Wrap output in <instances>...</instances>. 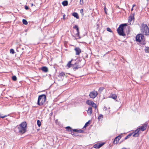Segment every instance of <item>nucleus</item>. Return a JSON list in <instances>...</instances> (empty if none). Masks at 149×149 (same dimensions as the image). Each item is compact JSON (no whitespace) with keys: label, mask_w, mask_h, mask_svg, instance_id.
<instances>
[{"label":"nucleus","mask_w":149,"mask_h":149,"mask_svg":"<svg viewBox=\"0 0 149 149\" xmlns=\"http://www.w3.org/2000/svg\"><path fill=\"white\" fill-rule=\"evenodd\" d=\"M110 112V111L109 110L107 111V113H109Z\"/></svg>","instance_id":"obj_44"},{"label":"nucleus","mask_w":149,"mask_h":149,"mask_svg":"<svg viewBox=\"0 0 149 149\" xmlns=\"http://www.w3.org/2000/svg\"><path fill=\"white\" fill-rule=\"evenodd\" d=\"M12 79L13 81H15L17 80V78L15 76H13L12 77Z\"/></svg>","instance_id":"obj_31"},{"label":"nucleus","mask_w":149,"mask_h":149,"mask_svg":"<svg viewBox=\"0 0 149 149\" xmlns=\"http://www.w3.org/2000/svg\"><path fill=\"white\" fill-rule=\"evenodd\" d=\"M65 75V73L64 72H61L59 74V76L61 77L64 76Z\"/></svg>","instance_id":"obj_29"},{"label":"nucleus","mask_w":149,"mask_h":149,"mask_svg":"<svg viewBox=\"0 0 149 149\" xmlns=\"http://www.w3.org/2000/svg\"><path fill=\"white\" fill-rule=\"evenodd\" d=\"M25 9H26V10H27L29 9V7L28 6H25Z\"/></svg>","instance_id":"obj_39"},{"label":"nucleus","mask_w":149,"mask_h":149,"mask_svg":"<svg viewBox=\"0 0 149 149\" xmlns=\"http://www.w3.org/2000/svg\"><path fill=\"white\" fill-rule=\"evenodd\" d=\"M71 134H72V135H74V132L73 131L72 132V131H71Z\"/></svg>","instance_id":"obj_42"},{"label":"nucleus","mask_w":149,"mask_h":149,"mask_svg":"<svg viewBox=\"0 0 149 149\" xmlns=\"http://www.w3.org/2000/svg\"><path fill=\"white\" fill-rule=\"evenodd\" d=\"M128 19V22L129 23H131L132 21L134 19V15L132 14L129 17Z\"/></svg>","instance_id":"obj_14"},{"label":"nucleus","mask_w":149,"mask_h":149,"mask_svg":"<svg viewBox=\"0 0 149 149\" xmlns=\"http://www.w3.org/2000/svg\"><path fill=\"white\" fill-rule=\"evenodd\" d=\"M10 52L12 54H13L15 52L14 49H10Z\"/></svg>","instance_id":"obj_34"},{"label":"nucleus","mask_w":149,"mask_h":149,"mask_svg":"<svg viewBox=\"0 0 149 149\" xmlns=\"http://www.w3.org/2000/svg\"><path fill=\"white\" fill-rule=\"evenodd\" d=\"M31 6H33V3H31Z\"/></svg>","instance_id":"obj_46"},{"label":"nucleus","mask_w":149,"mask_h":149,"mask_svg":"<svg viewBox=\"0 0 149 149\" xmlns=\"http://www.w3.org/2000/svg\"><path fill=\"white\" fill-rule=\"evenodd\" d=\"M144 50L146 53H149V47H146Z\"/></svg>","instance_id":"obj_22"},{"label":"nucleus","mask_w":149,"mask_h":149,"mask_svg":"<svg viewBox=\"0 0 149 149\" xmlns=\"http://www.w3.org/2000/svg\"><path fill=\"white\" fill-rule=\"evenodd\" d=\"M104 88L103 87H100L98 90V91L99 93H101L102 91L104 90Z\"/></svg>","instance_id":"obj_24"},{"label":"nucleus","mask_w":149,"mask_h":149,"mask_svg":"<svg viewBox=\"0 0 149 149\" xmlns=\"http://www.w3.org/2000/svg\"><path fill=\"white\" fill-rule=\"evenodd\" d=\"M104 143H97L93 146V147L96 148H99L104 144Z\"/></svg>","instance_id":"obj_10"},{"label":"nucleus","mask_w":149,"mask_h":149,"mask_svg":"<svg viewBox=\"0 0 149 149\" xmlns=\"http://www.w3.org/2000/svg\"><path fill=\"white\" fill-rule=\"evenodd\" d=\"M72 60L71 61H69L67 64V66L68 68L72 67L74 70L75 71L78 68H81V67L79 66L78 63H75L74 64H71V62Z\"/></svg>","instance_id":"obj_6"},{"label":"nucleus","mask_w":149,"mask_h":149,"mask_svg":"<svg viewBox=\"0 0 149 149\" xmlns=\"http://www.w3.org/2000/svg\"><path fill=\"white\" fill-rule=\"evenodd\" d=\"M22 22L23 24H24L27 25L28 24L27 22L25 19H23L22 20Z\"/></svg>","instance_id":"obj_25"},{"label":"nucleus","mask_w":149,"mask_h":149,"mask_svg":"<svg viewBox=\"0 0 149 149\" xmlns=\"http://www.w3.org/2000/svg\"><path fill=\"white\" fill-rule=\"evenodd\" d=\"M80 4L81 5H82L83 4H84L83 0H80Z\"/></svg>","instance_id":"obj_37"},{"label":"nucleus","mask_w":149,"mask_h":149,"mask_svg":"<svg viewBox=\"0 0 149 149\" xmlns=\"http://www.w3.org/2000/svg\"><path fill=\"white\" fill-rule=\"evenodd\" d=\"M107 31H109L110 32H112V31L111 29L109 28H107Z\"/></svg>","instance_id":"obj_35"},{"label":"nucleus","mask_w":149,"mask_h":149,"mask_svg":"<svg viewBox=\"0 0 149 149\" xmlns=\"http://www.w3.org/2000/svg\"><path fill=\"white\" fill-rule=\"evenodd\" d=\"M65 129H66V130L68 131H72L71 128L69 126H68L66 127Z\"/></svg>","instance_id":"obj_23"},{"label":"nucleus","mask_w":149,"mask_h":149,"mask_svg":"<svg viewBox=\"0 0 149 149\" xmlns=\"http://www.w3.org/2000/svg\"><path fill=\"white\" fill-rule=\"evenodd\" d=\"M109 97L113 99L114 100H116L117 98V96L115 94H111Z\"/></svg>","instance_id":"obj_17"},{"label":"nucleus","mask_w":149,"mask_h":149,"mask_svg":"<svg viewBox=\"0 0 149 149\" xmlns=\"http://www.w3.org/2000/svg\"><path fill=\"white\" fill-rule=\"evenodd\" d=\"M93 102V101H92L90 100H88L86 101V103L87 104L91 106V104H92Z\"/></svg>","instance_id":"obj_19"},{"label":"nucleus","mask_w":149,"mask_h":149,"mask_svg":"<svg viewBox=\"0 0 149 149\" xmlns=\"http://www.w3.org/2000/svg\"><path fill=\"white\" fill-rule=\"evenodd\" d=\"M37 124L38 126L39 127H40L41 125V123L40 121L39 120H38L37 121Z\"/></svg>","instance_id":"obj_27"},{"label":"nucleus","mask_w":149,"mask_h":149,"mask_svg":"<svg viewBox=\"0 0 149 149\" xmlns=\"http://www.w3.org/2000/svg\"><path fill=\"white\" fill-rule=\"evenodd\" d=\"M141 33H143L145 35L149 34V28L146 24L143 23L141 24Z\"/></svg>","instance_id":"obj_3"},{"label":"nucleus","mask_w":149,"mask_h":149,"mask_svg":"<svg viewBox=\"0 0 149 149\" xmlns=\"http://www.w3.org/2000/svg\"><path fill=\"white\" fill-rule=\"evenodd\" d=\"M147 126V125L146 124H145L139 128H140V130H141L142 131H143L146 129Z\"/></svg>","instance_id":"obj_13"},{"label":"nucleus","mask_w":149,"mask_h":149,"mask_svg":"<svg viewBox=\"0 0 149 149\" xmlns=\"http://www.w3.org/2000/svg\"><path fill=\"white\" fill-rule=\"evenodd\" d=\"M121 137V136L118 135V136L116 137L113 141L114 143L116 144H117L119 140L120 139Z\"/></svg>","instance_id":"obj_12"},{"label":"nucleus","mask_w":149,"mask_h":149,"mask_svg":"<svg viewBox=\"0 0 149 149\" xmlns=\"http://www.w3.org/2000/svg\"><path fill=\"white\" fill-rule=\"evenodd\" d=\"M46 100V96L44 94L39 96L37 102V104L39 106H42L45 102Z\"/></svg>","instance_id":"obj_5"},{"label":"nucleus","mask_w":149,"mask_h":149,"mask_svg":"<svg viewBox=\"0 0 149 149\" xmlns=\"http://www.w3.org/2000/svg\"><path fill=\"white\" fill-rule=\"evenodd\" d=\"M73 28L74 29H75L77 31V33L76 34V36L78 37L79 38H80V37L79 36V28L77 25H75V26L73 27Z\"/></svg>","instance_id":"obj_8"},{"label":"nucleus","mask_w":149,"mask_h":149,"mask_svg":"<svg viewBox=\"0 0 149 149\" xmlns=\"http://www.w3.org/2000/svg\"><path fill=\"white\" fill-rule=\"evenodd\" d=\"M106 8L105 7L104 8V11H105V13L106 14H107V11H106Z\"/></svg>","instance_id":"obj_41"},{"label":"nucleus","mask_w":149,"mask_h":149,"mask_svg":"<svg viewBox=\"0 0 149 149\" xmlns=\"http://www.w3.org/2000/svg\"><path fill=\"white\" fill-rule=\"evenodd\" d=\"M90 124V120L88 121V122H86V124H85V125L84 127V128H85L86 126H87L88 125Z\"/></svg>","instance_id":"obj_28"},{"label":"nucleus","mask_w":149,"mask_h":149,"mask_svg":"<svg viewBox=\"0 0 149 149\" xmlns=\"http://www.w3.org/2000/svg\"><path fill=\"white\" fill-rule=\"evenodd\" d=\"M92 106V107L95 108V109L96 108V104H95L93 102L92 104L91 105Z\"/></svg>","instance_id":"obj_30"},{"label":"nucleus","mask_w":149,"mask_h":149,"mask_svg":"<svg viewBox=\"0 0 149 149\" xmlns=\"http://www.w3.org/2000/svg\"><path fill=\"white\" fill-rule=\"evenodd\" d=\"M132 134V133H130L128 135H127V136H126V137L125 138V139H126L128 138H129Z\"/></svg>","instance_id":"obj_26"},{"label":"nucleus","mask_w":149,"mask_h":149,"mask_svg":"<svg viewBox=\"0 0 149 149\" xmlns=\"http://www.w3.org/2000/svg\"><path fill=\"white\" fill-rule=\"evenodd\" d=\"M98 93L95 91H93L90 93L89 94L90 97L93 99L95 98L98 95Z\"/></svg>","instance_id":"obj_7"},{"label":"nucleus","mask_w":149,"mask_h":149,"mask_svg":"<svg viewBox=\"0 0 149 149\" xmlns=\"http://www.w3.org/2000/svg\"><path fill=\"white\" fill-rule=\"evenodd\" d=\"M103 116L101 114L99 115L98 117V119L99 120H100L103 118Z\"/></svg>","instance_id":"obj_32"},{"label":"nucleus","mask_w":149,"mask_h":149,"mask_svg":"<svg viewBox=\"0 0 149 149\" xmlns=\"http://www.w3.org/2000/svg\"><path fill=\"white\" fill-rule=\"evenodd\" d=\"M84 10L83 9H81L80 10V12L82 16L84 15V13H83Z\"/></svg>","instance_id":"obj_33"},{"label":"nucleus","mask_w":149,"mask_h":149,"mask_svg":"<svg viewBox=\"0 0 149 149\" xmlns=\"http://www.w3.org/2000/svg\"><path fill=\"white\" fill-rule=\"evenodd\" d=\"M108 109H110V107H109V108H107L105 106H104V109H104V111H107Z\"/></svg>","instance_id":"obj_36"},{"label":"nucleus","mask_w":149,"mask_h":149,"mask_svg":"<svg viewBox=\"0 0 149 149\" xmlns=\"http://www.w3.org/2000/svg\"><path fill=\"white\" fill-rule=\"evenodd\" d=\"M68 1H65L62 2V5L64 6H66L68 5Z\"/></svg>","instance_id":"obj_21"},{"label":"nucleus","mask_w":149,"mask_h":149,"mask_svg":"<svg viewBox=\"0 0 149 149\" xmlns=\"http://www.w3.org/2000/svg\"><path fill=\"white\" fill-rule=\"evenodd\" d=\"M135 6H136V5L135 4L133 5L132 6V8H133Z\"/></svg>","instance_id":"obj_43"},{"label":"nucleus","mask_w":149,"mask_h":149,"mask_svg":"<svg viewBox=\"0 0 149 149\" xmlns=\"http://www.w3.org/2000/svg\"><path fill=\"white\" fill-rule=\"evenodd\" d=\"M73 131L80 133H82L83 132L82 130H78L76 129L73 130Z\"/></svg>","instance_id":"obj_20"},{"label":"nucleus","mask_w":149,"mask_h":149,"mask_svg":"<svg viewBox=\"0 0 149 149\" xmlns=\"http://www.w3.org/2000/svg\"><path fill=\"white\" fill-rule=\"evenodd\" d=\"M127 26L126 24H120L117 29V31L119 35L122 36H125V34L123 31L124 27Z\"/></svg>","instance_id":"obj_4"},{"label":"nucleus","mask_w":149,"mask_h":149,"mask_svg":"<svg viewBox=\"0 0 149 149\" xmlns=\"http://www.w3.org/2000/svg\"><path fill=\"white\" fill-rule=\"evenodd\" d=\"M27 124L25 122L22 123L18 127L19 132L22 134L25 132L26 130Z\"/></svg>","instance_id":"obj_2"},{"label":"nucleus","mask_w":149,"mask_h":149,"mask_svg":"<svg viewBox=\"0 0 149 149\" xmlns=\"http://www.w3.org/2000/svg\"><path fill=\"white\" fill-rule=\"evenodd\" d=\"M41 69L42 71L45 72H48V68L46 67H42Z\"/></svg>","instance_id":"obj_15"},{"label":"nucleus","mask_w":149,"mask_h":149,"mask_svg":"<svg viewBox=\"0 0 149 149\" xmlns=\"http://www.w3.org/2000/svg\"><path fill=\"white\" fill-rule=\"evenodd\" d=\"M72 15L77 19L79 18V17L78 16V14L77 13H73L72 14Z\"/></svg>","instance_id":"obj_18"},{"label":"nucleus","mask_w":149,"mask_h":149,"mask_svg":"<svg viewBox=\"0 0 149 149\" xmlns=\"http://www.w3.org/2000/svg\"><path fill=\"white\" fill-rule=\"evenodd\" d=\"M7 116V115H6L3 116H2L1 115H0V118H3Z\"/></svg>","instance_id":"obj_38"},{"label":"nucleus","mask_w":149,"mask_h":149,"mask_svg":"<svg viewBox=\"0 0 149 149\" xmlns=\"http://www.w3.org/2000/svg\"><path fill=\"white\" fill-rule=\"evenodd\" d=\"M136 41L139 42L142 45H145L146 44L144 37L142 34H138L136 37Z\"/></svg>","instance_id":"obj_1"},{"label":"nucleus","mask_w":149,"mask_h":149,"mask_svg":"<svg viewBox=\"0 0 149 149\" xmlns=\"http://www.w3.org/2000/svg\"><path fill=\"white\" fill-rule=\"evenodd\" d=\"M133 10V8H132V9H131V11H132Z\"/></svg>","instance_id":"obj_45"},{"label":"nucleus","mask_w":149,"mask_h":149,"mask_svg":"<svg viewBox=\"0 0 149 149\" xmlns=\"http://www.w3.org/2000/svg\"><path fill=\"white\" fill-rule=\"evenodd\" d=\"M140 130V128H138L134 132V133L133 135V136L134 137H137L139 135V132Z\"/></svg>","instance_id":"obj_11"},{"label":"nucleus","mask_w":149,"mask_h":149,"mask_svg":"<svg viewBox=\"0 0 149 149\" xmlns=\"http://www.w3.org/2000/svg\"><path fill=\"white\" fill-rule=\"evenodd\" d=\"M74 50L76 52V55H79L81 52V50L79 47H76L74 49Z\"/></svg>","instance_id":"obj_9"},{"label":"nucleus","mask_w":149,"mask_h":149,"mask_svg":"<svg viewBox=\"0 0 149 149\" xmlns=\"http://www.w3.org/2000/svg\"><path fill=\"white\" fill-rule=\"evenodd\" d=\"M65 14H64L63 16V19L64 20L65 19Z\"/></svg>","instance_id":"obj_40"},{"label":"nucleus","mask_w":149,"mask_h":149,"mask_svg":"<svg viewBox=\"0 0 149 149\" xmlns=\"http://www.w3.org/2000/svg\"><path fill=\"white\" fill-rule=\"evenodd\" d=\"M122 149H126V148H122Z\"/></svg>","instance_id":"obj_47"},{"label":"nucleus","mask_w":149,"mask_h":149,"mask_svg":"<svg viewBox=\"0 0 149 149\" xmlns=\"http://www.w3.org/2000/svg\"><path fill=\"white\" fill-rule=\"evenodd\" d=\"M92 110L91 107H89L88 109L87 113L88 115H91L92 113Z\"/></svg>","instance_id":"obj_16"}]
</instances>
